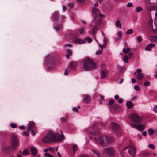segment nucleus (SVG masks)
I'll return each mask as SVG.
<instances>
[{"mask_svg": "<svg viewBox=\"0 0 157 157\" xmlns=\"http://www.w3.org/2000/svg\"><path fill=\"white\" fill-rule=\"evenodd\" d=\"M87 131H89L90 133L97 137L94 139V142L99 144L102 145L106 144L107 136L105 135H101L98 130L97 128L94 125H93L89 128V130Z\"/></svg>", "mask_w": 157, "mask_h": 157, "instance_id": "f257e3e1", "label": "nucleus"}, {"mask_svg": "<svg viewBox=\"0 0 157 157\" xmlns=\"http://www.w3.org/2000/svg\"><path fill=\"white\" fill-rule=\"evenodd\" d=\"M92 13L94 16H97L96 18V24L93 29V33L94 34H95L97 30V26L101 24V18L103 15L100 13L99 10L96 7H93L92 9Z\"/></svg>", "mask_w": 157, "mask_h": 157, "instance_id": "f03ea898", "label": "nucleus"}, {"mask_svg": "<svg viewBox=\"0 0 157 157\" xmlns=\"http://www.w3.org/2000/svg\"><path fill=\"white\" fill-rule=\"evenodd\" d=\"M95 63L89 58H86L84 60L83 68L85 71L92 70L95 68Z\"/></svg>", "mask_w": 157, "mask_h": 157, "instance_id": "7ed1b4c3", "label": "nucleus"}, {"mask_svg": "<svg viewBox=\"0 0 157 157\" xmlns=\"http://www.w3.org/2000/svg\"><path fill=\"white\" fill-rule=\"evenodd\" d=\"M56 136H59L58 135H55V133L51 132H48L47 135L42 139V142L44 143H48L53 141H57V140H60V138H57Z\"/></svg>", "mask_w": 157, "mask_h": 157, "instance_id": "20e7f679", "label": "nucleus"}, {"mask_svg": "<svg viewBox=\"0 0 157 157\" xmlns=\"http://www.w3.org/2000/svg\"><path fill=\"white\" fill-rule=\"evenodd\" d=\"M11 145L13 149L17 148L19 145V143L17 137L14 135L11 136Z\"/></svg>", "mask_w": 157, "mask_h": 157, "instance_id": "39448f33", "label": "nucleus"}, {"mask_svg": "<svg viewBox=\"0 0 157 157\" xmlns=\"http://www.w3.org/2000/svg\"><path fill=\"white\" fill-rule=\"evenodd\" d=\"M104 151L109 157H113L115 155V150L112 147L105 148Z\"/></svg>", "mask_w": 157, "mask_h": 157, "instance_id": "423d86ee", "label": "nucleus"}, {"mask_svg": "<svg viewBox=\"0 0 157 157\" xmlns=\"http://www.w3.org/2000/svg\"><path fill=\"white\" fill-rule=\"evenodd\" d=\"M134 74L135 75V77L140 80H142L144 77V74L141 72V70L140 68L137 69L136 72L134 73Z\"/></svg>", "mask_w": 157, "mask_h": 157, "instance_id": "0eeeda50", "label": "nucleus"}, {"mask_svg": "<svg viewBox=\"0 0 157 157\" xmlns=\"http://www.w3.org/2000/svg\"><path fill=\"white\" fill-rule=\"evenodd\" d=\"M139 124H136L135 123L130 124V126L134 128H137L139 131H142L144 129L145 126L144 124H141L139 123Z\"/></svg>", "mask_w": 157, "mask_h": 157, "instance_id": "6e6552de", "label": "nucleus"}, {"mask_svg": "<svg viewBox=\"0 0 157 157\" xmlns=\"http://www.w3.org/2000/svg\"><path fill=\"white\" fill-rule=\"evenodd\" d=\"M130 118L132 120L136 122L140 123L142 121V117L136 113L131 114Z\"/></svg>", "mask_w": 157, "mask_h": 157, "instance_id": "1a4fd4ad", "label": "nucleus"}, {"mask_svg": "<svg viewBox=\"0 0 157 157\" xmlns=\"http://www.w3.org/2000/svg\"><path fill=\"white\" fill-rule=\"evenodd\" d=\"M136 151V148L132 146H131L129 147V149L128 151L129 154L132 156V157H134L135 156Z\"/></svg>", "mask_w": 157, "mask_h": 157, "instance_id": "9d476101", "label": "nucleus"}, {"mask_svg": "<svg viewBox=\"0 0 157 157\" xmlns=\"http://www.w3.org/2000/svg\"><path fill=\"white\" fill-rule=\"evenodd\" d=\"M120 126V125L117 123L115 122L111 123V127L113 131H115L118 130L119 129Z\"/></svg>", "mask_w": 157, "mask_h": 157, "instance_id": "9b49d317", "label": "nucleus"}, {"mask_svg": "<svg viewBox=\"0 0 157 157\" xmlns=\"http://www.w3.org/2000/svg\"><path fill=\"white\" fill-rule=\"evenodd\" d=\"M151 21L149 22L148 24V26L150 28H151L152 29V30L153 32L155 34L157 33V27L155 25V28H153V27L152 25V21L151 20Z\"/></svg>", "mask_w": 157, "mask_h": 157, "instance_id": "f8f14e48", "label": "nucleus"}, {"mask_svg": "<svg viewBox=\"0 0 157 157\" xmlns=\"http://www.w3.org/2000/svg\"><path fill=\"white\" fill-rule=\"evenodd\" d=\"M103 41H104V43L102 45H101L100 44H99V46L100 47V48H101V50H98L96 52V55H98L101 54V53H102V51H103V49H102L103 46H105V38L104 39Z\"/></svg>", "mask_w": 157, "mask_h": 157, "instance_id": "ddd939ff", "label": "nucleus"}, {"mask_svg": "<svg viewBox=\"0 0 157 157\" xmlns=\"http://www.w3.org/2000/svg\"><path fill=\"white\" fill-rule=\"evenodd\" d=\"M108 71L105 70H101V78H105L108 75Z\"/></svg>", "mask_w": 157, "mask_h": 157, "instance_id": "4468645a", "label": "nucleus"}, {"mask_svg": "<svg viewBox=\"0 0 157 157\" xmlns=\"http://www.w3.org/2000/svg\"><path fill=\"white\" fill-rule=\"evenodd\" d=\"M35 125V123L33 121H30L29 123L28 126L27 127V131L29 132L30 130Z\"/></svg>", "mask_w": 157, "mask_h": 157, "instance_id": "2eb2a0df", "label": "nucleus"}, {"mask_svg": "<svg viewBox=\"0 0 157 157\" xmlns=\"http://www.w3.org/2000/svg\"><path fill=\"white\" fill-rule=\"evenodd\" d=\"M155 46V44L154 43H150L148 44L147 46L145 47V50L147 51H150L151 50V48Z\"/></svg>", "mask_w": 157, "mask_h": 157, "instance_id": "dca6fc26", "label": "nucleus"}, {"mask_svg": "<svg viewBox=\"0 0 157 157\" xmlns=\"http://www.w3.org/2000/svg\"><path fill=\"white\" fill-rule=\"evenodd\" d=\"M30 151L32 155H36L37 153V149L34 147H32L30 148Z\"/></svg>", "mask_w": 157, "mask_h": 157, "instance_id": "f3484780", "label": "nucleus"}, {"mask_svg": "<svg viewBox=\"0 0 157 157\" xmlns=\"http://www.w3.org/2000/svg\"><path fill=\"white\" fill-rule=\"evenodd\" d=\"M12 148L11 146H5L3 147L2 150L4 152L9 151L11 150Z\"/></svg>", "mask_w": 157, "mask_h": 157, "instance_id": "a211bd4d", "label": "nucleus"}, {"mask_svg": "<svg viewBox=\"0 0 157 157\" xmlns=\"http://www.w3.org/2000/svg\"><path fill=\"white\" fill-rule=\"evenodd\" d=\"M122 35V33L121 31H118L117 33V37L116 39V40L118 41L119 40H121Z\"/></svg>", "mask_w": 157, "mask_h": 157, "instance_id": "6ab92c4d", "label": "nucleus"}, {"mask_svg": "<svg viewBox=\"0 0 157 157\" xmlns=\"http://www.w3.org/2000/svg\"><path fill=\"white\" fill-rule=\"evenodd\" d=\"M149 10L150 11H151L153 10L157 11V4H155L154 6H151L149 7Z\"/></svg>", "mask_w": 157, "mask_h": 157, "instance_id": "aec40b11", "label": "nucleus"}, {"mask_svg": "<svg viewBox=\"0 0 157 157\" xmlns=\"http://www.w3.org/2000/svg\"><path fill=\"white\" fill-rule=\"evenodd\" d=\"M75 41L76 43H78L79 44H84L85 43V40L83 39L81 40L79 38L76 39L75 40Z\"/></svg>", "mask_w": 157, "mask_h": 157, "instance_id": "412c9836", "label": "nucleus"}, {"mask_svg": "<svg viewBox=\"0 0 157 157\" xmlns=\"http://www.w3.org/2000/svg\"><path fill=\"white\" fill-rule=\"evenodd\" d=\"M114 141V139L113 137H110L109 138L107 137L106 144L111 143Z\"/></svg>", "mask_w": 157, "mask_h": 157, "instance_id": "4be33fe9", "label": "nucleus"}, {"mask_svg": "<svg viewBox=\"0 0 157 157\" xmlns=\"http://www.w3.org/2000/svg\"><path fill=\"white\" fill-rule=\"evenodd\" d=\"M91 151L94 154V155H95L97 157H100V153L97 150L94 149H92Z\"/></svg>", "mask_w": 157, "mask_h": 157, "instance_id": "5701e85b", "label": "nucleus"}, {"mask_svg": "<svg viewBox=\"0 0 157 157\" xmlns=\"http://www.w3.org/2000/svg\"><path fill=\"white\" fill-rule=\"evenodd\" d=\"M126 105L128 109L132 107L133 104L130 101H128L126 102Z\"/></svg>", "mask_w": 157, "mask_h": 157, "instance_id": "b1692460", "label": "nucleus"}, {"mask_svg": "<svg viewBox=\"0 0 157 157\" xmlns=\"http://www.w3.org/2000/svg\"><path fill=\"white\" fill-rule=\"evenodd\" d=\"M60 132H61V136H60L59 135V134H55V135H58L59 136H56V137L57 138H60L61 139L60 140H57V141H61V140H63L64 139V136L63 134V132H62V131L61 130H60Z\"/></svg>", "mask_w": 157, "mask_h": 157, "instance_id": "393cba45", "label": "nucleus"}, {"mask_svg": "<svg viewBox=\"0 0 157 157\" xmlns=\"http://www.w3.org/2000/svg\"><path fill=\"white\" fill-rule=\"evenodd\" d=\"M90 98L89 96L87 95H84L83 99L84 102L86 103L90 101Z\"/></svg>", "mask_w": 157, "mask_h": 157, "instance_id": "a878e982", "label": "nucleus"}, {"mask_svg": "<svg viewBox=\"0 0 157 157\" xmlns=\"http://www.w3.org/2000/svg\"><path fill=\"white\" fill-rule=\"evenodd\" d=\"M58 13L57 12H55L54 13L52 16V19L54 21H56L58 18Z\"/></svg>", "mask_w": 157, "mask_h": 157, "instance_id": "bb28decb", "label": "nucleus"}, {"mask_svg": "<svg viewBox=\"0 0 157 157\" xmlns=\"http://www.w3.org/2000/svg\"><path fill=\"white\" fill-rule=\"evenodd\" d=\"M85 29L83 28H80L78 31V32L80 34L82 35L84 33Z\"/></svg>", "mask_w": 157, "mask_h": 157, "instance_id": "cd10ccee", "label": "nucleus"}, {"mask_svg": "<svg viewBox=\"0 0 157 157\" xmlns=\"http://www.w3.org/2000/svg\"><path fill=\"white\" fill-rule=\"evenodd\" d=\"M72 149L74 152L76 151L78 149V147L77 145L75 144H73L72 145Z\"/></svg>", "mask_w": 157, "mask_h": 157, "instance_id": "c85d7f7f", "label": "nucleus"}, {"mask_svg": "<svg viewBox=\"0 0 157 157\" xmlns=\"http://www.w3.org/2000/svg\"><path fill=\"white\" fill-rule=\"evenodd\" d=\"M67 54L66 55V57L67 58H69V55H71L72 54V52L71 50L70 49L68 50L67 52Z\"/></svg>", "mask_w": 157, "mask_h": 157, "instance_id": "c756f323", "label": "nucleus"}, {"mask_svg": "<svg viewBox=\"0 0 157 157\" xmlns=\"http://www.w3.org/2000/svg\"><path fill=\"white\" fill-rule=\"evenodd\" d=\"M29 152L28 150L27 149H25L23 152L21 153V154L24 155H27L29 154Z\"/></svg>", "mask_w": 157, "mask_h": 157, "instance_id": "7c9ffc66", "label": "nucleus"}, {"mask_svg": "<svg viewBox=\"0 0 157 157\" xmlns=\"http://www.w3.org/2000/svg\"><path fill=\"white\" fill-rule=\"evenodd\" d=\"M130 50V48H127L126 49L125 48H123V51L124 53H126L127 52H129Z\"/></svg>", "mask_w": 157, "mask_h": 157, "instance_id": "2f4dec72", "label": "nucleus"}, {"mask_svg": "<svg viewBox=\"0 0 157 157\" xmlns=\"http://www.w3.org/2000/svg\"><path fill=\"white\" fill-rule=\"evenodd\" d=\"M116 25L117 27L121 28V25L120 23L119 20H117L116 22Z\"/></svg>", "mask_w": 157, "mask_h": 157, "instance_id": "473e14b6", "label": "nucleus"}, {"mask_svg": "<svg viewBox=\"0 0 157 157\" xmlns=\"http://www.w3.org/2000/svg\"><path fill=\"white\" fill-rule=\"evenodd\" d=\"M148 132L149 134L150 135H151L153 133L154 130L150 128L148 130Z\"/></svg>", "mask_w": 157, "mask_h": 157, "instance_id": "72a5a7b5", "label": "nucleus"}, {"mask_svg": "<svg viewBox=\"0 0 157 157\" xmlns=\"http://www.w3.org/2000/svg\"><path fill=\"white\" fill-rule=\"evenodd\" d=\"M143 10V9L140 6L137 7L136 9L135 10L137 12H139Z\"/></svg>", "mask_w": 157, "mask_h": 157, "instance_id": "f704fd0d", "label": "nucleus"}, {"mask_svg": "<svg viewBox=\"0 0 157 157\" xmlns=\"http://www.w3.org/2000/svg\"><path fill=\"white\" fill-rule=\"evenodd\" d=\"M133 31L131 29H130L127 30L126 32V34L128 35L129 34H132L133 33Z\"/></svg>", "mask_w": 157, "mask_h": 157, "instance_id": "c9c22d12", "label": "nucleus"}, {"mask_svg": "<svg viewBox=\"0 0 157 157\" xmlns=\"http://www.w3.org/2000/svg\"><path fill=\"white\" fill-rule=\"evenodd\" d=\"M123 60L124 62L125 63H128V58L127 56H125L124 57Z\"/></svg>", "mask_w": 157, "mask_h": 157, "instance_id": "e433bc0d", "label": "nucleus"}, {"mask_svg": "<svg viewBox=\"0 0 157 157\" xmlns=\"http://www.w3.org/2000/svg\"><path fill=\"white\" fill-rule=\"evenodd\" d=\"M44 156L46 157H53V155H51L50 153L47 152L45 153Z\"/></svg>", "mask_w": 157, "mask_h": 157, "instance_id": "4c0bfd02", "label": "nucleus"}, {"mask_svg": "<svg viewBox=\"0 0 157 157\" xmlns=\"http://www.w3.org/2000/svg\"><path fill=\"white\" fill-rule=\"evenodd\" d=\"M49 151L52 153H53L55 151V149L53 147H49Z\"/></svg>", "mask_w": 157, "mask_h": 157, "instance_id": "58836bf2", "label": "nucleus"}, {"mask_svg": "<svg viewBox=\"0 0 157 157\" xmlns=\"http://www.w3.org/2000/svg\"><path fill=\"white\" fill-rule=\"evenodd\" d=\"M148 147L149 148L152 149L155 148V146L154 145L152 144H150L148 145Z\"/></svg>", "mask_w": 157, "mask_h": 157, "instance_id": "ea45409f", "label": "nucleus"}, {"mask_svg": "<svg viewBox=\"0 0 157 157\" xmlns=\"http://www.w3.org/2000/svg\"><path fill=\"white\" fill-rule=\"evenodd\" d=\"M137 40L139 42H140L142 41V38L140 36H138L137 37Z\"/></svg>", "mask_w": 157, "mask_h": 157, "instance_id": "a19ab883", "label": "nucleus"}, {"mask_svg": "<svg viewBox=\"0 0 157 157\" xmlns=\"http://www.w3.org/2000/svg\"><path fill=\"white\" fill-rule=\"evenodd\" d=\"M79 108V107L78 106L77 108L75 107L73 108V112H78V109Z\"/></svg>", "mask_w": 157, "mask_h": 157, "instance_id": "79ce46f5", "label": "nucleus"}, {"mask_svg": "<svg viewBox=\"0 0 157 157\" xmlns=\"http://www.w3.org/2000/svg\"><path fill=\"white\" fill-rule=\"evenodd\" d=\"M150 40L152 42H156V40L155 39L154 36L151 37L150 39Z\"/></svg>", "mask_w": 157, "mask_h": 157, "instance_id": "37998d69", "label": "nucleus"}, {"mask_svg": "<svg viewBox=\"0 0 157 157\" xmlns=\"http://www.w3.org/2000/svg\"><path fill=\"white\" fill-rule=\"evenodd\" d=\"M126 68L123 67L121 68H120L119 69V71L120 72L124 71L126 70Z\"/></svg>", "mask_w": 157, "mask_h": 157, "instance_id": "c03bdc74", "label": "nucleus"}, {"mask_svg": "<svg viewBox=\"0 0 157 157\" xmlns=\"http://www.w3.org/2000/svg\"><path fill=\"white\" fill-rule=\"evenodd\" d=\"M150 85V82L148 81H145L144 83V86H148Z\"/></svg>", "mask_w": 157, "mask_h": 157, "instance_id": "a18cd8bd", "label": "nucleus"}, {"mask_svg": "<svg viewBox=\"0 0 157 157\" xmlns=\"http://www.w3.org/2000/svg\"><path fill=\"white\" fill-rule=\"evenodd\" d=\"M134 88L135 90L136 91L139 90H140V88L137 85L135 86L134 87Z\"/></svg>", "mask_w": 157, "mask_h": 157, "instance_id": "49530a36", "label": "nucleus"}, {"mask_svg": "<svg viewBox=\"0 0 157 157\" xmlns=\"http://www.w3.org/2000/svg\"><path fill=\"white\" fill-rule=\"evenodd\" d=\"M10 126L12 128H15L17 127V126L16 125V124L13 123H11V124Z\"/></svg>", "mask_w": 157, "mask_h": 157, "instance_id": "de8ad7c7", "label": "nucleus"}, {"mask_svg": "<svg viewBox=\"0 0 157 157\" xmlns=\"http://www.w3.org/2000/svg\"><path fill=\"white\" fill-rule=\"evenodd\" d=\"M114 102V101L113 99H111L109 102V105H111L113 104Z\"/></svg>", "mask_w": 157, "mask_h": 157, "instance_id": "09e8293b", "label": "nucleus"}, {"mask_svg": "<svg viewBox=\"0 0 157 157\" xmlns=\"http://www.w3.org/2000/svg\"><path fill=\"white\" fill-rule=\"evenodd\" d=\"M153 110L155 113L157 112V105H155L153 107Z\"/></svg>", "mask_w": 157, "mask_h": 157, "instance_id": "8fccbe9b", "label": "nucleus"}, {"mask_svg": "<svg viewBox=\"0 0 157 157\" xmlns=\"http://www.w3.org/2000/svg\"><path fill=\"white\" fill-rule=\"evenodd\" d=\"M66 117H61L60 119L61 121L62 122H64L66 121Z\"/></svg>", "mask_w": 157, "mask_h": 157, "instance_id": "3c124183", "label": "nucleus"}, {"mask_svg": "<svg viewBox=\"0 0 157 157\" xmlns=\"http://www.w3.org/2000/svg\"><path fill=\"white\" fill-rule=\"evenodd\" d=\"M133 56V53H130L128 54V57L129 58H132Z\"/></svg>", "mask_w": 157, "mask_h": 157, "instance_id": "603ef678", "label": "nucleus"}, {"mask_svg": "<svg viewBox=\"0 0 157 157\" xmlns=\"http://www.w3.org/2000/svg\"><path fill=\"white\" fill-rule=\"evenodd\" d=\"M132 4L131 2H129L127 4V6L128 7H130L132 6Z\"/></svg>", "mask_w": 157, "mask_h": 157, "instance_id": "864d4df0", "label": "nucleus"}, {"mask_svg": "<svg viewBox=\"0 0 157 157\" xmlns=\"http://www.w3.org/2000/svg\"><path fill=\"white\" fill-rule=\"evenodd\" d=\"M61 25H59V26H55V28L56 30H57L60 29L61 28Z\"/></svg>", "mask_w": 157, "mask_h": 157, "instance_id": "5fc2aeb1", "label": "nucleus"}, {"mask_svg": "<svg viewBox=\"0 0 157 157\" xmlns=\"http://www.w3.org/2000/svg\"><path fill=\"white\" fill-rule=\"evenodd\" d=\"M142 134L144 136H145L147 135V132L146 131H144L142 133Z\"/></svg>", "mask_w": 157, "mask_h": 157, "instance_id": "6e6d98bb", "label": "nucleus"}, {"mask_svg": "<svg viewBox=\"0 0 157 157\" xmlns=\"http://www.w3.org/2000/svg\"><path fill=\"white\" fill-rule=\"evenodd\" d=\"M73 62H71L70 63V67L71 69L73 68Z\"/></svg>", "mask_w": 157, "mask_h": 157, "instance_id": "4d7b16f0", "label": "nucleus"}, {"mask_svg": "<svg viewBox=\"0 0 157 157\" xmlns=\"http://www.w3.org/2000/svg\"><path fill=\"white\" fill-rule=\"evenodd\" d=\"M123 101V99L122 98H120L118 100V102L119 103H121Z\"/></svg>", "mask_w": 157, "mask_h": 157, "instance_id": "13d9d810", "label": "nucleus"}, {"mask_svg": "<svg viewBox=\"0 0 157 157\" xmlns=\"http://www.w3.org/2000/svg\"><path fill=\"white\" fill-rule=\"evenodd\" d=\"M85 39V40H88L89 43L91 42L92 40V39L91 38L88 39L87 38H86Z\"/></svg>", "mask_w": 157, "mask_h": 157, "instance_id": "bf43d9fd", "label": "nucleus"}, {"mask_svg": "<svg viewBox=\"0 0 157 157\" xmlns=\"http://www.w3.org/2000/svg\"><path fill=\"white\" fill-rule=\"evenodd\" d=\"M23 135L24 136H28V134H27V132L25 131L23 132Z\"/></svg>", "mask_w": 157, "mask_h": 157, "instance_id": "052dcab7", "label": "nucleus"}, {"mask_svg": "<svg viewBox=\"0 0 157 157\" xmlns=\"http://www.w3.org/2000/svg\"><path fill=\"white\" fill-rule=\"evenodd\" d=\"M68 71L67 70H66L64 71V74L65 75H67L68 73Z\"/></svg>", "mask_w": 157, "mask_h": 157, "instance_id": "680f3d73", "label": "nucleus"}, {"mask_svg": "<svg viewBox=\"0 0 157 157\" xmlns=\"http://www.w3.org/2000/svg\"><path fill=\"white\" fill-rule=\"evenodd\" d=\"M131 81L133 83H134L136 82L135 79L134 78H132L131 79Z\"/></svg>", "mask_w": 157, "mask_h": 157, "instance_id": "e2e57ef3", "label": "nucleus"}, {"mask_svg": "<svg viewBox=\"0 0 157 157\" xmlns=\"http://www.w3.org/2000/svg\"><path fill=\"white\" fill-rule=\"evenodd\" d=\"M25 128V127L23 126H21L19 127V128L21 130H22Z\"/></svg>", "mask_w": 157, "mask_h": 157, "instance_id": "0e129e2a", "label": "nucleus"}, {"mask_svg": "<svg viewBox=\"0 0 157 157\" xmlns=\"http://www.w3.org/2000/svg\"><path fill=\"white\" fill-rule=\"evenodd\" d=\"M115 98L116 100L118 99L119 98V96L117 95H115Z\"/></svg>", "mask_w": 157, "mask_h": 157, "instance_id": "69168bd1", "label": "nucleus"}, {"mask_svg": "<svg viewBox=\"0 0 157 157\" xmlns=\"http://www.w3.org/2000/svg\"><path fill=\"white\" fill-rule=\"evenodd\" d=\"M31 133L33 135H35L36 133V132L34 130H32L31 132Z\"/></svg>", "mask_w": 157, "mask_h": 157, "instance_id": "338daca9", "label": "nucleus"}, {"mask_svg": "<svg viewBox=\"0 0 157 157\" xmlns=\"http://www.w3.org/2000/svg\"><path fill=\"white\" fill-rule=\"evenodd\" d=\"M80 157H91L90 156L86 155H84Z\"/></svg>", "mask_w": 157, "mask_h": 157, "instance_id": "774afa93", "label": "nucleus"}]
</instances>
